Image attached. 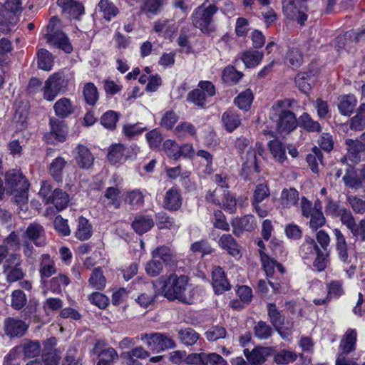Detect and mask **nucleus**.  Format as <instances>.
I'll use <instances>...</instances> for the list:
<instances>
[{
	"instance_id": "f257e3e1",
	"label": "nucleus",
	"mask_w": 365,
	"mask_h": 365,
	"mask_svg": "<svg viewBox=\"0 0 365 365\" xmlns=\"http://www.w3.org/2000/svg\"><path fill=\"white\" fill-rule=\"evenodd\" d=\"M162 295L169 301H178L183 304H192L197 299V290L189 284L185 275L170 274L163 282Z\"/></svg>"
},
{
	"instance_id": "f03ea898",
	"label": "nucleus",
	"mask_w": 365,
	"mask_h": 365,
	"mask_svg": "<svg viewBox=\"0 0 365 365\" xmlns=\"http://www.w3.org/2000/svg\"><path fill=\"white\" fill-rule=\"evenodd\" d=\"M294 99L278 101L271 108L270 118L276 123L277 129L279 133H290L297 127L295 114L289 110L292 107Z\"/></svg>"
},
{
	"instance_id": "7ed1b4c3",
	"label": "nucleus",
	"mask_w": 365,
	"mask_h": 365,
	"mask_svg": "<svg viewBox=\"0 0 365 365\" xmlns=\"http://www.w3.org/2000/svg\"><path fill=\"white\" fill-rule=\"evenodd\" d=\"M68 90V79L63 72H56L45 81L42 87L43 98L52 102L61 93Z\"/></svg>"
},
{
	"instance_id": "20e7f679",
	"label": "nucleus",
	"mask_w": 365,
	"mask_h": 365,
	"mask_svg": "<svg viewBox=\"0 0 365 365\" xmlns=\"http://www.w3.org/2000/svg\"><path fill=\"white\" fill-rule=\"evenodd\" d=\"M47 31L46 38L48 43L62 49L67 53L72 51V46L66 35L61 31V21L57 17L53 16L50 19L47 25Z\"/></svg>"
},
{
	"instance_id": "39448f33",
	"label": "nucleus",
	"mask_w": 365,
	"mask_h": 365,
	"mask_svg": "<svg viewBox=\"0 0 365 365\" xmlns=\"http://www.w3.org/2000/svg\"><path fill=\"white\" fill-rule=\"evenodd\" d=\"M217 7L214 4L206 5L205 3L198 6L192 13V19L195 27L204 33L214 31L212 25L213 16L217 11Z\"/></svg>"
},
{
	"instance_id": "423d86ee",
	"label": "nucleus",
	"mask_w": 365,
	"mask_h": 365,
	"mask_svg": "<svg viewBox=\"0 0 365 365\" xmlns=\"http://www.w3.org/2000/svg\"><path fill=\"white\" fill-rule=\"evenodd\" d=\"M140 339L153 352L158 353L174 349L176 346L175 341L171 337L158 332L143 334L141 335Z\"/></svg>"
},
{
	"instance_id": "0eeeda50",
	"label": "nucleus",
	"mask_w": 365,
	"mask_h": 365,
	"mask_svg": "<svg viewBox=\"0 0 365 365\" xmlns=\"http://www.w3.org/2000/svg\"><path fill=\"white\" fill-rule=\"evenodd\" d=\"M21 259L17 254L12 253L4 261L3 264V274L9 283H14L21 280L24 277V272L21 267Z\"/></svg>"
},
{
	"instance_id": "6e6552de",
	"label": "nucleus",
	"mask_w": 365,
	"mask_h": 365,
	"mask_svg": "<svg viewBox=\"0 0 365 365\" xmlns=\"http://www.w3.org/2000/svg\"><path fill=\"white\" fill-rule=\"evenodd\" d=\"M264 153V149L261 143H255V146L248 149L245 156L242 157V170L247 174L252 172H259L258 167V156H261Z\"/></svg>"
},
{
	"instance_id": "1a4fd4ad",
	"label": "nucleus",
	"mask_w": 365,
	"mask_h": 365,
	"mask_svg": "<svg viewBox=\"0 0 365 365\" xmlns=\"http://www.w3.org/2000/svg\"><path fill=\"white\" fill-rule=\"evenodd\" d=\"M92 351L99 359L97 365H113L118 359L117 351L112 347H106L102 341H97Z\"/></svg>"
},
{
	"instance_id": "9d476101",
	"label": "nucleus",
	"mask_w": 365,
	"mask_h": 365,
	"mask_svg": "<svg viewBox=\"0 0 365 365\" xmlns=\"http://www.w3.org/2000/svg\"><path fill=\"white\" fill-rule=\"evenodd\" d=\"M73 154L76 163L81 169L88 170L93 166L94 157L87 147L79 144L73 150Z\"/></svg>"
},
{
	"instance_id": "9b49d317",
	"label": "nucleus",
	"mask_w": 365,
	"mask_h": 365,
	"mask_svg": "<svg viewBox=\"0 0 365 365\" xmlns=\"http://www.w3.org/2000/svg\"><path fill=\"white\" fill-rule=\"evenodd\" d=\"M365 41V29L357 32L348 31L342 36L336 38V43L338 51L346 49L349 51L354 41L359 42Z\"/></svg>"
},
{
	"instance_id": "f8f14e48",
	"label": "nucleus",
	"mask_w": 365,
	"mask_h": 365,
	"mask_svg": "<svg viewBox=\"0 0 365 365\" xmlns=\"http://www.w3.org/2000/svg\"><path fill=\"white\" fill-rule=\"evenodd\" d=\"M23 237L32 241L37 247H41L46 245L44 228L38 222L31 223L24 232Z\"/></svg>"
},
{
	"instance_id": "ddd939ff",
	"label": "nucleus",
	"mask_w": 365,
	"mask_h": 365,
	"mask_svg": "<svg viewBox=\"0 0 365 365\" xmlns=\"http://www.w3.org/2000/svg\"><path fill=\"white\" fill-rule=\"evenodd\" d=\"M5 334L10 338L22 336L28 329L27 324L22 320L8 317L4 320Z\"/></svg>"
},
{
	"instance_id": "4468645a",
	"label": "nucleus",
	"mask_w": 365,
	"mask_h": 365,
	"mask_svg": "<svg viewBox=\"0 0 365 365\" xmlns=\"http://www.w3.org/2000/svg\"><path fill=\"white\" fill-rule=\"evenodd\" d=\"M6 185L11 192L19 190H29V183L23 176L21 172L16 170H11L6 173L5 176Z\"/></svg>"
},
{
	"instance_id": "2eb2a0df",
	"label": "nucleus",
	"mask_w": 365,
	"mask_h": 365,
	"mask_svg": "<svg viewBox=\"0 0 365 365\" xmlns=\"http://www.w3.org/2000/svg\"><path fill=\"white\" fill-rule=\"evenodd\" d=\"M335 237V250L339 259L345 264L350 262L348 244L343 233L338 228L333 230Z\"/></svg>"
},
{
	"instance_id": "dca6fc26",
	"label": "nucleus",
	"mask_w": 365,
	"mask_h": 365,
	"mask_svg": "<svg viewBox=\"0 0 365 365\" xmlns=\"http://www.w3.org/2000/svg\"><path fill=\"white\" fill-rule=\"evenodd\" d=\"M233 233L240 236L243 231H252L256 227L253 215H247L242 217H235L231 221Z\"/></svg>"
},
{
	"instance_id": "f3484780",
	"label": "nucleus",
	"mask_w": 365,
	"mask_h": 365,
	"mask_svg": "<svg viewBox=\"0 0 365 365\" xmlns=\"http://www.w3.org/2000/svg\"><path fill=\"white\" fill-rule=\"evenodd\" d=\"M348 157L354 162L358 163L365 160V143L359 140H346Z\"/></svg>"
},
{
	"instance_id": "a211bd4d",
	"label": "nucleus",
	"mask_w": 365,
	"mask_h": 365,
	"mask_svg": "<svg viewBox=\"0 0 365 365\" xmlns=\"http://www.w3.org/2000/svg\"><path fill=\"white\" fill-rule=\"evenodd\" d=\"M182 197L180 190L176 187H171L165 195L163 207L168 211H178L182 205Z\"/></svg>"
},
{
	"instance_id": "6ab92c4d",
	"label": "nucleus",
	"mask_w": 365,
	"mask_h": 365,
	"mask_svg": "<svg viewBox=\"0 0 365 365\" xmlns=\"http://www.w3.org/2000/svg\"><path fill=\"white\" fill-rule=\"evenodd\" d=\"M57 4L62 9L63 14L70 18L78 19L84 14L82 4L72 0H57Z\"/></svg>"
},
{
	"instance_id": "aec40b11",
	"label": "nucleus",
	"mask_w": 365,
	"mask_h": 365,
	"mask_svg": "<svg viewBox=\"0 0 365 365\" xmlns=\"http://www.w3.org/2000/svg\"><path fill=\"white\" fill-rule=\"evenodd\" d=\"M212 287L216 294H222L230 289V284L226 279L222 269L216 267L212 270Z\"/></svg>"
},
{
	"instance_id": "412c9836",
	"label": "nucleus",
	"mask_w": 365,
	"mask_h": 365,
	"mask_svg": "<svg viewBox=\"0 0 365 365\" xmlns=\"http://www.w3.org/2000/svg\"><path fill=\"white\" fill-rule=\"evenodd\" d=\"M38 272L41 279L48 278L57 272L55 262L48 254H43L39 259Z\"/></svg>"
},
{
	"instance_id": "4be33fe9",
	"label": "nucleus",
	"mask_w": 365,
	"mask_h": 365,
	"mask_svg": "<svg viewBox=\"0 0 365 365\" xmlns=\"http://www.w3.org/2000/svg\"><path fill=\"white\" fill-rule=\"evenodd\" d=\"M299 200V193L295 188H284L282 190L279 202L283 208L298 207Z\"/></svg>"
},
{
	"instance_id": "5701e85b",
	"label": "nucleus",
	"mask_w": 365,
	"mask_h": 365,
	"mask_svg": "<svg viewBox=\"0 0 365 365\" xmlns=\"http://www.w3.org/2000/svg\"><path fill=\"white\" fill-rule=\"evenodd\" d=\"M143 284V292L135 300L140 307L148 308L154 303L155 298V287L153 282H145Z\"/></svg>"
},
{
	"instance_id": "b1692460",
	"label": "nucleus",
	"mask_w": 365,
	"mask_h": 365,
	"mask_svg": "<svg viewBox=\"0 0 365 365\" xmlns=\"http://www.w3.org/2000/svg\"><path fill=\"white\" fill-rule=\"evenodd\" d=\"M220 247L234 257L240 256L239 245L230 234H223L218 240Z\"/></svg>"
},
{
	"instance_id": "393cba45",
	"label": "nucleus",
	"mask_w": 365,
	"mask_h": 365,
	"mask_svg": "<svg viewBox=\"0 0 365 365\" xmlns=\"http://www.w3.org/2000/svg\"><path fill=\"white\" fill-rule=\"evenodd\" d=\"M154 226V221L149 215H136L132 222V227L138 235H143Z\"/></svg>"
},
{
	"instance_id": "a878e982",
	"label": "nucleus",
	"mask_w": 365,
	"mask_h": 365,
	"mask_svg": "<svg viewBox=\"0 0 365 365\" xmlns=\"http://www.w3.org/2000/svg\"><path fill=\"white\" fill-rule=\"evenodd\" d=\"M53 110L56 116L66 118L74 112V107L69 98L63 97L54 103Z\"/></svg>"
},
{
	"instance_id": "bb28decb",
	"label": "nucleus",
	"mask_w": 365,
	"mask_h": 365,
	"mask_svg": "<svg viewBox=\"0 0 365 365\" xmlns=\"http://www.w3.org/2000/svg\"><path fill=\"white\" fill-rule=\"evenodd\" d=\"M49 124L51 125L50 133L54 139L60 143L65 142L68 130L64 122L57 118H51Z\"/></svg>"
},
{
	"instance_id": "cd10ccee",
	"label": "nucleus",
	"mask_w": 365,
	"mask_h": 365,
	"mask_svg": "<svg viewBox=\"0 0 365 365\" xmlns=\"http://www.w3.org/2000/svg\"><path fill=\"white\" fill-rule=\"evenodd\" d=\"M153 258H159L165 264H173L176 262V255L173 250L166 246H160L153 250L151 252Z\"/></svg>"
},
{
	"instance_id": "c85d7f7f",
	"label": "nucleus",
	"mask_w": 365,
	"mask_h": 365,
	"mask_svg": "<svg viewBox=\"0 0 365 365\" xmlns=\"http://www.w3.org/2000/svg\"><path fill=\"white\" fill-rule=\"evenodd\" d=\"M259 254L264 270L267 277L273 275L275 268L282 274L284 272V268L282 264L271 259L262 250H259Z\"/></svg>"
},
{
	"instance_id": "c756f323",
	"label": "nucleus",
	"mask_w": 365,
	"mask_h": 365,
	"mask_svg": "<svg viewBox=\"0 0 365 365\" xmlns=\"http://www.w3.org/2000/svg\"><path fill=\"white\" fill-rule=\"evenodd\" d=\"M67 160L61 156H58L52 160L49 165V173L57 182H61L63 179V170L67 165Z\"/></svg>"
},
{
	"instance_id": "7c9ffc66",
	"label": "nucleus",
	"mask_w": 365,
	"mask_h": 365,
	"mask_svg": "<svg viewBox=\"0 0 365 365\" xmlns=\"http://www.w3.org/2000/svg\"><path fill=\"white\" fill-rule=\"evenodd\" d=\"M92 233V226L88 220L83 217H78L75 232L76 237L81 241L87 240L91 237Z\"/></svg>"
},
{
	"instance_id": "2f4dec72",
	"label": "nucleus",
	"mask_w": 365,
	"mask_h": 365,
	"mask_svg": "<svg viewBox=\"0 0 365 365\" xmlns=\"http://www.w3.org/2000/svg\"><path fill=\"white\" fill-rule=\"evenodd\" d=\"M356 104V99L353 95H344L338 98V108L344 115H349Z\"/></svg>"
},
{
	"instance_id": "473e14b6",
	"label": "nucleus",
	"mask_w": 365,
	"mask_h": 365,
	"mask_svg": "<svg viewBox=\"0 0 365 365\" xmlns=\"http://www.w3.org/2000/svg\"><path fill=\"white\" fill-rule=\"evenodd\" d=\"M263 56L262 51L248 50L242 53L241 59L247 68H255L260 63Z\"/></svg>"
},
{
	"instance_id": "72a5a7b5",
	"label": "nucleus",
	"mask_w": 365,
	"mask_h": 365,
	"mask_svg": "<svg viewBox=\"0 0 365 365\" xmlns=\"http://www.w3.org/2000/svg\"><path fill=\"white\" fill-rule=\"evenodd\" d=\"M268 145L271 154L277 162L284 163L287 161L286 148L282 142L273 140L269 142Z\"/></svg>"
},
{
	"instance_id": "f704fd0d",
	"label": "nucleus",
	"mask_w": 365,
	"mask_h": 365,
	"mask_svg": "<svg viewBox=\"0 0 365 365\" xmlns=\"http://www.w3.org/2000/svg\"><path fill=\"white\" fill-rule=\"evenodd\" d=\"M37 56L38 67L46 71H51L54 64V58L51 53L45 48H41L38 50Z\"/></svg>"
},
{
	"instance_id": "c9c22d12",
	"label": "nucleus",
	"mask_w": 365,
	"mask_h": 365,
	"mask_svg": "<svg viewBox=\"0 0 365 365\" xmlns=\"http://www.w3.org/2000/svg\"><path fill=\"white\" fill-rule=\"evenodd\" d=\"M106 284V279L100 267L95 268L88 279V286L93 289L102 290Z\"/></svg>"
},
{
	"instance_id": "e433bc0d",
	"label": "nucleus",
	"mask_w": 365,
	"mask_h": 365,
	"mask_svg": "<svg viewBox=\"0 0 365 365\" xmlns=\"http://www.w3.org/2000/svg\"><path fill=\"white\" fill-rule=\"evenodd\" d=\"M69 202L68 195L61 189H55L52 192V197L50 203L53 204L56 208L61 211L64 210Z\"/></svg>"
},
{
	"instance_id": "4c0bfd02",
	"label": "nucleus",
	"mask_w": 365,
	"mask_h": 365,
	"mask_svg": "<svg viewBox=\"0 0 365 365\" xmlns=\"http://www.w3.org/2000/svg\"><path fill=\"white\" fill-rule=\"evenodd\" d=\"M319 250L314 240L307 236L304 242L300 247V255L304 259H309L319 252Z\"/></svg>"
},
{
	"instance_id": "58836bf2",
	"label": "nucleus",
	"mask_w": 365,
	"mask_h": 365,
	"mask_svg": "<svg viewBox=\"0 0 365 365\" xmlns=\"http://www.w3.org/2000/svg\"><path fill=\"white\" fill-rule=\"evenodd\" d=\"M222 122L228 132H232L241 123L239 115L231 110H227L222 114Z\"/></svg>"
},
{
	"instance_id": "ea45409f",
	"label": "nucleus",
	"mask_w": 365,
	"mask_h": 365,
	"mask_svg": "<svg viewBox=\"0 0 365 365\" xmlns=\"http://www.w3.org/2000/svg\"><path fill=\"white\" fill-rule=\"evenodd\" d=\"M356 341V331L354 329H348L342 339L340 347L344 354H348L355 349Z\"/></svg>"
},
{
	"instance_id": "a19ab883",
	"label": "nucleus",
	"mask_w": 365,
	"mask_h": 365,
	"mask_svg": "<svg viewBox=\"0 0 365 365\" xmlns=\"http://www.w3.org/2000/svg\"><path fill=\"white\" fill-rule=\"evenodd\" d=\"M309 217H310L309 226L313 230H316L326 223V219L321 210V206L320 205H318L317 203L314 204V211Z\"/></svg>"
},
{
	"instance_id": "79ce46f5",
	"label": "nucleus",
	"mask_w": 365,
	"mask_h": 365,
	"mask_svg": "<svg viewBox=\"0 0 365 365\" xmlns=\"http://www.w3.org/2000/svg\"><path fill=\"white\" fill-rule=\"evenodd\" d=\"M350 128L359 131L365 128V103H362L359 106L356 115L351 118Z\"/></svg>"
},
{
	"instance_id": "37998d69",
	"label": "nucleus",
	"mask_w": 365,
	"mask_h": 365,
	"mask_svg": "<svg viewBox=\"0 0 365 365\" xmlns=\"http://www.w3.org/2000/svg\"><path fill=\"white\" fill-rule=\"evenodd\" d=\"M313 302L316 305H323L329 302L327 289L322 284H317L312 287Z\"/></svg>"
},
{
	"instance_id": "c03bdc74",
	"label": "nucleus",
	"mask_w": 365,
	"mask_h": 365,
	"mask_svg": "<svg viewBox=\"0 0 365 365\" xmlns=\"http://www.w3.org/2000/svg\"><path fill=\"white\" fill-rule=\"evenodd\" d=\"M268 353L267 348L257 347L247 355V359L252 365H260L265 361Z\"/></svg>"
},
{
	"instance_id": "a18cd8bd",
	"label": "nucleus",
	"mask_w": 365,
	"mask_h": 365,
	"mask_svg": "<svg viewBox=\"0 0 365 365\" xmlns=\"http://www.w3.org/2000/svg\"><path fill=\"white\" fill-rule=\"evenodd\" d=\"M83 95L85 101L90 106H94L98 100V92L93 83H86L83 88Z\"/></svg>"
},
{
	"instance_id": "49530a36",
	"label": "nucleus",
	"mask_w": 365,
	"mask_h": 365,
	"mask_svg": "<svg viewBox=\"0 0 365 365\" xmlns=\"http://www.w3.org/2000/svg\"><path fill=\"white\" fill-rule=\"evenodd\" d=\"M124 146L121 144H115L110 147L108 153V159L112 164H116L123 161L125 158Z\"/></svg>"
},
{
	"instance_id": "de8ad7c7",
	"label": "nucleus",
	"mask_w": 365,
	"mask_h": 365,
	"mask_svg": "<svg viewBox=\"0 0 365 365\" xmlns=\"http://www.w3.org/2000/svg\"><path fill=\"white\" fill-rule=\"evenodd\" d=\"M121 190L117 187H108L106 188L104 197L108 200V205L118 209L120 207V195Z\"/></svg>"
},
{
	"instance_id": "09e8293b",
	"label": "nucleus",
	"mask_w": 365,
	"mask_h": 365,
	"mask_svg": "<svg viewBox=\"0 0 365 365\" xmlns=\"http://www.w3.org/2000/svg\"><path fill=\"white\" fill-rule=\"evenodd\" d=\"M98 8L100 12L103 14V17L108 21L115 16L118 12L115 5L108 0H101L98 4Z\"/></svg>"
},
{
	"instance_id": "8fccbe9b",
	"label": "nucleus",
	"mask_w": 365,
	"mask_h": 365,
	"mask_svg": "<svg viewBox=\"0 0 365 365\" xmlns=\"http://www.w3.org/2000/svg\"><path fill=\"white\" fill-rule=\"evenodd\" d=\"M255 336L260 340H266L271 337L273 331L265 322H258L253 328Z\"/></svg>"
},
{
	"instance_id": "3c124183",
	"label": "nucleus",
	"mask_w": 365,
	"mask_h": 365,
	"mask_svg": "<svg viewBox=\"0 0 365 365\" xmlns=\"http://www.w3.org/2000/svg\"><path fill=\"white\" fill-rule=\"evenodd\" d=\"M18 18L11 14L0 19V34L6 35L15 29Z\"/></svg>"
},
{
	"instance_id": "603ef678",
	"label": "nucleus",
	"mask_w": 365,
	"mask_h": 365,
	"mask_svg": "<svg viewBox=\"0 0 365 365\" xmlns=\"http://www.w3.org/2000/svg\"><path fill=\"white\" fill-rule=\"evenodd\" d=\"M270 195L268 185L265 183H260L256 185L253 191L252 203H260Z\"/></svg>"
},
{
	"instance_id": "864d4df0",
	"label": "nucleus",
	"mask_w": 365,
	"mask_h": 365,
	"mask_svg": "<svg viewBox=\"0 0 365 365\" xmlns=\"http://www.w3.org/2000/svg\"><path fill=\"white\" fill-rule=\"evenodd\" d=\"M179 337L185 345L192 346L198 340L199 334L191 328H187L179 331Z\"/></svg>"
},
{
	"instance_id": "5fc2aeb1",
	"label": "nucleus",
	"mask_w": 365,
	"mask_h": 365,
	"mask_svg": "<svg viewBox=\"0 0 365 365\" xmlns=\"http://www.w3.org/2000/svg\"><path fill=\"white\" fill-rule=\"evenodd\" d=\"M70 284L68 277L64 274H59L53 277L50 282V289L54 293H60L62 287H66Z\"/></svg>"
},
{
	"instance_id": "6e6d98bb",
	"label": "nucleus",
	"mask_w": 365,
	"mask_h": 365,
	"mask_svg": "<svg viewBox=\"0 0 365 365\" xmlns=\"http://www.w3.org/2000/svg\"><path fill=\"white\" fill-rule=\"evenodd\" d=\"M253 100V94L250 89L240 93L235 99V103L240 108L247 110Z\"/></svg>"
},
{
	"instance_id": "4d7b16f0",
	"label": "nucleus",
	"mask_w": 365,
	"mask_h": 365,
	"mask_svg": "<svg viewBox=\"0 0 365 365\" xmlns=\"http://www.w3.org/2000/svg\"><path fill=\"white\" fill-rule=\"evenodd\" d=\"M299 123L300 125L309 132L321 131L320 124L317 121L314 120L307 113H303L299 117Z\"/></svg>"
},
{
	"instance_id": "13d9d810",
	"label": "nucleus",
	"mask_w": 365,
	"mask_h": 365,
	"mask_svg": "<svg viewBox=\"0 0 365 365\" xmlns=\"http://www.w3.org/2000/svg\"><path fill=\"white\" fill-rule=\"evenodd\" d=\"M125 202L132 207L141 206L144 202V196L139 190H134L126 193Z\"/></svg>"
},
{
	"instance_id": "bf43d9fd",
	"label": "nucleus",
	"mask_w": 365,
	"mask_h": 365,
	"mask_svg": "<svg viewBox=\"0 0 365 365\" xmlns=\"http://www.w3.org/2000/svg\"><path fill=\"white\" fill-rule=\"evenodd\" d=\"M206 94L200 88L194 89L187 94V101L198 107H204L206 103Z\"/></svg>"
},
{
	"instance_id": "052dcab7",
	"label": "nucleus",
	"mask_w": 365,
	"mask_h": 365,
	"mask_svg": "<svg viewBox=\"0 0 365 365\" xmlns=\"http://www.w3.org/2000/svg\"><path fill=\"white\" fill-rule=\"evenodd\" d=\"M267 313L269 321L274 327H277V326H280L283 323L284 317L281 314L275 304H268Z\"/></svg>"
},
{
	"instance_id": "680f3d73",
	"label": "nucleus",
	"mask_w": 365,
	"mask_h": 365,
	"mask_svg": "<svg viewBox=\"0 0 365 365\" xmlns=\"http://www.w3.org/2000/svg\"><path fill=\"white\" fill-rule=\"evenodd\" d=\"M286 58L293 68H299L303 63V56L298 48H292L287 53Z\"/></svg>"
},
{
	"instance_id": "e2e57ef3",
	"label": "nucleus",
	"mask_w": 365,
	"mask_h": 365,
	"mask_svg": "<svg viewBox=\"0 0 365 365\" xmlns=\"http://www.w3.org/2000/svg\"><path fill=\"white\" fill-rule=\"evenodd\" d=\"M345 207H341L339 202L334 201L330 196L326 198L325 212L332 217H339V213Z\"/></svg>"
},
{
	"instance_id": "0e129e2a",
	"label": "nucleus",
	"mask_w": 365,
	"mask_h": 365,
	"mask_svg": "<svg viewBox=\"0 0 365 365\" xmlns=\"http://www.w3.org/2000/svg\"><path fill=\"white\" fill-rule=\"evenodd\" d=\"M174 133L179 138H183L187 135L194 136L196 134V129L192 123L182 122L175 127Z\"/></svg>"
},
{
	"instance_id": "69168bd1",
	"label": "nucleus",
	"mask_w": 365,
	"mask_h": 365,
	"mask_svg": "<svg viewBox=\"0 0 365 365\" xmlns=\"http://www.w3.org/2000/svg\"><path fill=\"white\" fill-rule=\"evenodd\" d=\"M242 76V73L237 71L233 66L226 67L222 72L223 81L230 83H237Z\"/></svg>"
},
{
	"instance_id": "338daca9",
	"label": "nucleus",
	"mask_w": 365,
	"mask_h": 365,
	"mask_svg": "<svg viewBox=\"0 0 365 365\" xmlns=\"http://www.w3.org/2000/svg\"><path fill=\"white\" fill-rule=\"evenodd\" d=\"M163 149L170 158L178 160L180 157V146L174 140H165L163 143Z\"/></svg>"
},
{
	"instance_id": "774afa93",
	"label": "nucleus",
	"mask_w": 365,
	"mask_h": 365,
	"mask_svg": "<svg viewBox=\"0 0 365 365\" xmlns=\"http://www.w3.org/2000/svg\"><path fill=\"white\" fill-rule=\"evenodd\" d=\"M203 365H227V362L222 356L216 353H205L202 355Z\"/></svg>"
}]
</instances>
